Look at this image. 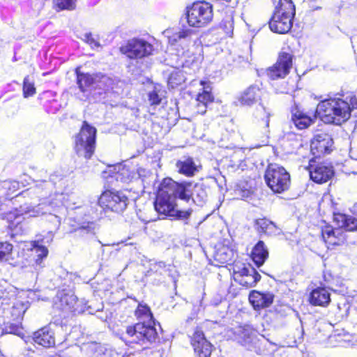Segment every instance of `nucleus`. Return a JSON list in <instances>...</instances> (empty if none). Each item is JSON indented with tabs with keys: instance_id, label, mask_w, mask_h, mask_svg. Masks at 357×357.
<instances>
[{
	"instance_id": "423d86ee",
	"label": "nucleus",
	"mask_w": 357,
	"mask_h": 357,
	"mask_svg": "<svg viewBox=\"0 0 357 357\" xmlns=\"http://www.w3.org/2000/svg\"><path fill=\"white\" fill-rule=\"evenodd\" d=\"M97 130L88 122L84 121L79 132L75 136V150L79 156L89 159L96 148Z\"/></svg>"
},
{
	"instance_id": "cd10ccee",
	"label": "nucleus",
	"mask_w": 357,
	"mask_h": 357,
	"mask_svg": "<svg viewBox=\"0 0 357 357\" xmlns=\"http://www.w3.org/2000/svg\"><path fill=\"white\" fill-rule=\"evenodd\" d=\"M259 87L257 85H251L245 89L238 98L242 105L250 106L256 102L259 97Z\"/></svg>"
},
{
	"instance_id": "4468645a",
	"label": "nucleus",
	"mask_w": 357,
	"mask_h": 357,
	"mask_svg": "<svg viewBox=\"0 0 357 357\" xmlns=\"http://www.w3.org/2000/svg\"><path fill=\"white\" fill-rule=\"evenodd\" d=\"M333 146V139L331 135L326 132L316 134L311 140V152L315 157L330 153Z\"/></svg>"
},
{
	"instance_id": "20e7f679",
	"label": "nucleus",
	"mask_w": 357,
	"mask_h": 357,
	"mask_svg": "<svg viewBox=\"0 0 357 357\" xmlns=\"http://www.w3.org/2000/svg\"><path fill=\"white\" fill-rule=\"evenodd\" d=\"M185 189L172 178H165L154 202L155 211L161 215L171 217L176 212L177 198H185Z\"/></svg>"
},
{
	"instance_id": "bf43d9fd",
	"label": "nucleus",
	"mask_w": 357,
	"mask_h": 357,
	"mask_svg": "<svg viewBox=\"0 0 357 357\" xmlns=\"http://www.w3.org/2000/svg\"><path fill=\"white\" fill-rule=\"evenodd\" d=\"M60 182H61V184H63V183H65V181H63V179H61V180H60Z\"/></svg>"
},
{
	"instance_id": "473e14b6",
	"label": "nucleus",
	"mask_w": 357,
	"mask_h": 357,
	"mask_svg": "<svg viewBox=\"0 0 357 357\" xmlns=\"http://www.w3.org/2000/svg\"><path fill=\"white\" fill-rule=\"evenodd\" d=\"M249 273H255V268L250 264L248 266L244 264L236 263L233 267L234 279L239 282L241 278H243Z\"/></svg>"
},
{
	"instance_id": "a878e982",
	"label": "nucleus",
	"mask_w": 357,
	"mask_h": 357,
	"mask_svg": "<svg viewBox=\"0 0 357 357\" xmlns=\"http://www.w3.org/2000/svg\"><path fill=\"white\" fill-rule=\"evenodd\" d=\"M268 257V251L262 241H259L253 248L251 252V257L258 267L265 262Z\"/></svg>"
},
{
	"instance_id": "3c124183",
	"label": "nucleus",
	"mask_w": 357,
	"mask_h": 357,
	"mask_svg": "<svg viewBox=\"0 0 357 357\" xmlns=\"http://www.w3.org/2000/svg\"><path fill=\"white\" fill-rule=\"evenodd\" d=\"M96 225L93 222H88L87 223H84L79 229L85 230L87 233L93 232L95 230Z\"/></svg>"
},
{
	"instance_id": "bb28decb",
	"label": "nucleus",
	"mask_w": 357,
	"mask_h": 357,
	"mask_svg": "<svg viewBox=\"0 0 357 357\" xmlns=\"http://www.w3.org/2000/svg\"><path fill=\"white\" fill-rule=\"evenodd\" d=\"M334 221L339 227L352 231L357 229V219L351 215L344 213L334 214Z\"/></svg>"
},
{
	"instance_id": "4be33fe9",
	"label": "nucleus",
	"mask_w": 357,
	"mask_h": 357,
	"mask_svg": "<svg viewBox=\"0 0 357 357\" xmlns=\"http://www.w3.org/2000/svg\"><path fill=\"white\" fill-rule=\"evenodd\" d=\"M45 178H38L35 181V185L27 190L29 193L33 192L38 197H43L46 195L55 184L53 176L46 175Z\"/></svg>"
},
{
	"instance_id": "680f3d73",
	"label": "nucleus",
	"mask_w": 357,
	"mask_h": 357,
	"mask_svg": "<svg viewBox=\"0 0 357 357\" xmlns=\"http://www.w3.org/2000/svg\"><path fill=\"white\" fill-rule=\"evenodd\" d=\"M1 333H2L1 332V333H0V335H1Z\"/></svg>"
},
{
	"instance_id": "5701e85b",
	"label": "nucleus",
	"mask_w": 357,
	"mask_h": 357,
	"mask_svg": "<svg viewBox=\"0 0 357 357\" xmlns=\"http://www.w3.org/2000/svg\"><path fill=\"white\" fill-rule=\"evenodd\" d=\"M274 296L271 293H261L253 291L249 296V301L256 310L269 307L273 301Z\"/></svg>"
},
{
	"instance_id": "a18cd8bd",
	"label": "nucleus",
	"mask_w": 357,
	"mask_h": 357,
	"mask_svg": "<svg viewBox=\"0 0 357 357\" xmlns=\"http://www.w3.org/2000/svg\"><path fill=\"white\" fill-rule=\"evenodd\" d=\"M237 195L241 196V198L245 199L249 197L252 194V190L250 188H246L242 185H239L238 188L235 190Z\"/></svg>"
},
{
	"instance_id": "393cba45",
	"label": "nucleus",
	"mask_w": 357,
	"mask_h": 357,
	"mask_svg": "<svg viewBox=\"0 0 357 357\" xmlns=\"http://www.w3.org/2000/svg\"><path fill=\"white\" fill-rule=\"evenodd\" d=\"M178 172L188 177L193 176L198 171V166L195 164L193 158L183 157L176 163Z\"/></svg>"
},
{
	"instance_id": "a19ab883",
	"label": "nucleus",
	"mask_w": 357,
	"mask_h": 357,
	"mask_svg": "<svg viewBox=\"0 0 357 357\" xmlns=\"http://www.w3.org/2000/svg\"><path fill=\"white\" fill-rule=\"evenodd\" d=\"M13 245L7 242L0 243V261H8Z\"/></svg>"
},
{
	"instance_id": "4d7b16f0",
	"label": "nucleus",
	"mask_w": 357,
	"mask_h": 357,
	"mask_svg": "<svg viewBox=\"0 0 357 357\" xmlns=\"http://www.w3.org/2000/svg\"><path fill=\"white\" fill-rule=\"evenodd\" d=\"M43 174H41V176H43L44 178H45V176L47 175V172H42Z\"/></svg>"
},
{
	"instance_id": "de8ad7c7",
	"label": "nucleus",
	"mask_w": 357,
	"mask_h": 357,
	"mask_svg": "<svg viewBox=\"0 0 357 357\" xmlns=\"http://www.w3.org/2000/svg\"><path fill=\"white\" fill-rule=\"evenodd\" d=\"M101 357H123L122 355L116 351L107 348L105 346V351L101 354Z\"/></svg>"
},
{
	"instance_id": "72a5a7b5",
	"label": "nucleus",
	"mask_w": 357,
	"mask_h": 357,
	"mask_svg": "<svg viewBox=\"0 0 357 357\" xmlns=\"http://www.w3.org/2000/svg\"><path fill=\"white\" fill-rule=\"evenodd\" d=\"M33 250L36 254V264L40 267H43V260L46 258L48 255L47 248L39 244L38 241H34L32 244Z\"/></svg>"
},
{
	"instance_id": "412c9836",
	"label": "nucleus",
	"mask_w": 357,
	"mask_h": 357,
	"mask_svg": "<svg viewBox=\"0 0 357 357\" xmlns=\"http://www.w3.org/2000/svg\"><path fill=\"white\" fill-rule=\"evenodd\" d=\"M201 85L203 86L202 91L199 92L197 96V112L200 114H204L208 103L213 101V96L211 94V88L209 84L204 81H201Z\"/></svg>"
},
{
	"instance_id": "603ef678",
	"label": "nucleus",
	"mask_w": 357,
	"mask_h": 357,
	"mask_svg": "<svg viewBox=\"0 0 357 357\" xmlns=\"http://www.w3.org/2000/svg\"><path fill=\"white\" fill-rule=\"evenodd\" d=\"M10 185H13V187L15 188H17L18 186V183L15 182V181H13V182H10V181H4L3 182V187L4 188H10Z\"/></svg>"
},
{
	"instance_id": "f03ea898",
	"label": "nucleus",
	"mask_w": 357,
	"mask_h": 357,
	"mask_svg": "<svg viewBox=\"0 0 357 357\" xmlns=\"http://www.w3.org/2000/svg\"><path fill=\"white\" fill-rule=\"evenodd\" d=\"M135 315L141 321L126 328L122 340L126 344H137L147 347V343H153L158 338L155 321L150 308L146 305L139 304Z\"/></svg>"
},
{
	"instance_id": "0eeeda50",
	"label": "nucleus",
	"mask_w": 357,
	"mask_h": 357,
	"mask_svg": "<svg viewBox=\"0 0 357 357\" xmlns=\"http://www.w3.org/2000/svg\"><path fill=\"white\" fill-rule=\"evenodd\" d=\"M185 15L190 26L203 27L213 19V7L205 1L195 2L191 6L187 7Z\"/></svg>"
},
{
	"instance_id": "39448f33",
	"label": "nucleus",
	"mask_w": 357,
	"mask_h": 357,
	"mask_svg": "<svg viewBox=\"0 0 357 357\" xmlns=\"http://www.w3.org/2000/svg\"><path fill=\"white\" fill-rule=\"evenodd\" d=\"M295 6L291 0H280L269 21V27L273 32L284 34L288 33L293 24Z\"/></svg>"
},
{
	"instance_id": "f8f14e48",
	"label": "nucleus",
	"mask_w": 357,
	"mask_h": 357,
	"mask_svg": "<svg viewBox=\"0 0 357 357\" xmlns=\"http://www.w3.org/2000/svg\"><path fill=\"white\" fill-rule=\"evenodd\" d=\"M179 185L184 187L187 197L181 198V200L188 202L192 200L197 205L202 206L206 202L208 197L207 188L202 183L192 185L190 182L178 183Z\"/></svg>"
},
{
	"instance_id": "79ce46f5",
	"label": "nucleus",
	"mask_w": 357,
	"mask_h": 357,
	"mask_svg": "<svg viewBox=\"0 0 357 357\" xmlns=\"http://www.w3.org/2000/svg\"><path fill=\"white\" fill-rule=\"evenodd\" d=\"M263 111H264V117L261 119V122H260V125L262 128H264L265 130L264 131L266 137H265V139H263V142L264 144H267L268 143V134L269 133V130H268V127H269V117H270V114L266 112V111L265 110L264 108L262 109Z\"/></svg>"
},
{
	"instance_id": "5fc2aeb1",
	"label": "nucleus",
	"mask_w": 357,
	"mask_h": 357,
	"mask_svg": "<svg viewBox=\"0 0 357 357\" xmlns=\"http://www.w3.org/2000/svg\"><path fill=\"white\" fill-rule=\"evenodd\" d=\"M158 265H159V266H160V267H165V263H164V262H162V261H160V262L158 263Z\"/></svg>"
},
{
	"instance_id": "864d4df0",
	"label": "nucleus",
	"mask_w": 357,
	"mask_h": 357,
	"mask_svg": "<svg viewBox=\"0 0 357 357\" xmlns=\"http://www.w3.org/2000/svg\"><path fill=\"white\" fill-rule=\"evenodd\" d=\"M5 287L3 285H0V299L3 298L5 296V294H6Z\"/></svg>"
},
{
	"instance_id": "aec40b11",
	"label": "nucleus",
	"mask_w": 357,
	"mask_h": 357,
	"mask_svg": "<svg viewBox=\"0 0 357 357\" xmlns=\"http://www.w3.org/2000/svg\"><path fill=\"white\" fill-rule=\"evenodd\" d=\"M310 175L311 179L316 183H326L333 176V167L330 165L319 164L310 169Z\"/></svg>"
},
{
	"instance_id": "7c9ffc66",
	"label": "nucleus",
	"mask_w": 357,
	"mask_h": 357,
	"mask_svg": "<svg viewBox=\"0 0 357 357\" xmlns=\"http://www.w3.org/2000/svg\"><path fill=\"white\" fill-rule=\"evenodd\" d=\"M29 307V301L16 300L11 307L10 314L14 321H22L23 316Z\"/></svg>"
},
{
	"instance_id": "f257e3e1",
	"label": "nucleus",
	"mask_w": 357,
	"mask_h": 357,
	"mask_svg": "<svg viewBox=\"0 0 357 357\" xmlns=\"http://www.w3.org/2000/svg\"><path fill=\"white\" fill-rule=\"evenodd\" d=\"M64 198L65 192H58L48 202H42L36 206L24 204L14 213L0 214V219L3 221L4 226L12 232V235H17L22 231L20 224L24 219V215L29 217L43 215L46 221L52 225V229L57 230L61 225L62 215H66Z\"/></svg>"
},
{
	"instance_id": "052dcab7",
	"label": "nucleus",
	"mask_w": 357,
	"mask_h": 357,
	"mask_svg": "<svg viewBox=\"0 0 357 357\" xmlns=\"http://www.w3.org/2000/svg\"><path fill=\"white\" fill-rule=\"evenodd\" d=\"M218 303H219V302H215V303H214V305H218Z\"/></svg>"
},
{
	"instance_id": "09e8293b",
	"label": "nucleus",
	"mask_w": 357,
	"mask_h": 357,
	"mask_svg": "<svg viewBox=\"0 0 357 357\" xmlns=\"http://www.w3.org/2000/svg\"><path fill=\"white\" fill-rule=\"evenodd\" d=\"M149 100L151 105H159L161 102V98L155 91H153L149 93Z\"/></svg>"
},
{
	"instance_id": "6e6d98bb",
	"label": "nucleus",
	"mask_w": 357,
	"mask_h": 357,
	"mask_svg": "<svg viewBox=\"0 0 357 357\" xmlns=\"http://www.w3.org/2000/svg\"><path fill=\"white\" fill-rule=\"evenodd\" d=\"M353 154H354V152L351 151V157L353 159L357 160V157H354V156L353 155Z\"/></svg>"
},
{
	"instance_id": "f3484780",
	"label": "nucleus",
	"mask_w": 357,
	"mask_h": 357,
	"mask_svg": "<svg viewBox=\"0 0 357 357\" xmlns=\"http://www.w3.org/2000/svg\"><path fill=\"white\" fill-rule=\"evenodd\" d=\"M135 176L136 174L134 172L130 171L128 167L121 164L109 166L107 170L102 172L103 178H115L117 181L124 183L131 182Z\"/></svg>"
},
{
	"instance_id": "ea45409f",
	"label": "nucleus",
	"mask_w": 357,
	"mask_h": 357,
	"mask_svg": "<svg viewBox=\"0 0 357 357\" xmlns=\"http://www.w3.org/2000/svg\"><path fill=\"white\" fill-rule=\"evenodd\" d=\"M23 93L25 98L32 96L36 93L34 83L30 81L29 77H26L23 82Z\"/></svg>"
},
{
	"instance_id": "c03bdc74",
	"label": "nucleus",
	"mask_w": 357,
	"mask_h": 357,
	"mask_svg": "<svg viewBox=\"0 0 357 357\" xmlns=\"http://www.w3.org/2000/svg\"><path fill=\"white\" fill-rule=\"evenodd\" d=\"M176 214H174V215H172V218H175L179 220H187L190 218L192 210L191 209H187V210H178L176 208Z\"/></svg>"
},
{
	"instance_id": "2eb2a0df",
	"label": "nucleus",
	"mask_w": 357,
	"mask_h": 357,
	"mask_svg": "<svg viewBox=\"0 0 357 357\" xmlns=\"http://www.w3.org/2000/svg\"><path fill=\"white\" fill-rule=\"evenodd\" d=\"M59 301H55V305L61 310L66 312H83L86 310V307H80L81 303L86 305L84 301H78L75 295L73 294L60 293L58 295Z\"/></svg>"
},
{
	"instance_id": "13d9d810",
	"label": "nucleus",
	"mask_w": 357,
	"mask_h": 357,
	"mask_svg": "<svg viewBox=\"0 0 357 357\" xmlns=\"http://www.w3.org/2000/svg\"><path fill=\"white\" fill-rule=\"evenodd\" d=\"M353 210H354V212H357V204H355L354 206V209Z\"/></svg>"
},
{
	"instance_id": "a211bd4d",
	"label": "nucleus",
	"mask_w": 357,
	"mask_h": 357,
	"mask_svg": "<svg viewBox=\"0 0 357 357\" xmlns=\"http://www.w3.org/2000/svg\"><path fill=\"white\" fill-rule=\"evenodd\" d=\"M191 344L198 357H210L213 345L206 339L202 331L197 328L191 337Z\"/></svg>"
},
{
	"instance_id": "1a4fd4ad",
	"label": "nucleus",
	"mask_w": 357,
	"mask_h": 357,
	"mask_svg": "<svg viewBox=\"0 0 357 357\" xmlns=\"http://www.w3.org/2000/svg\"><path fill=\"white\" fill-rule=\"evenodd\" d=\"M76 74L79 89L82 92L87 93L86 96H88L93 89L105 90L112 84L110 78L101 73H84L79 72L77 69Z\"/></svg>"
},
{
	"instance_id": "6ab92c4d",
	"label": "nucleus",
	"mask_w": 357,
	"mask_h": 357,
	"mask_svg": "<svg viewBox=\"0 0 357 357\" xmlns=\"http://www.w3.org/2000/svg\"><path fill=\"white\" fill-rule=\"evenodd\" d=\"M237 341L249 350L255 347L257 342V331L250 326L239 327L235 332Z\"/></svg>"
},
{
	"instance_id": "49530a36",
	"label": "nucleus",
	"mask_w": 357,
	"mask_h": 357,
	"mask_svg": "<svg viewBox=\"0 0 357 357\" xmlns=\"http://www.w3.org/2000/svg\"><path fill=\"white\" fill-rule=\"evenodd\" d=\"M221 27L227 35L231 36L233 33V22L231 20L223 21L221 24Z\"/></svg>"
},
{
	"instance_id": "58836bf2",
	"label": "nucleus",
	"mask_w": 357,
	"mask_h": 357,
	"mask_svg": "<svg viewBox=\"0 0 357 357\" xmlns=\"http://www.w3.org/2000/svg\"><path fill=\"white\" fill-rule=\"evenodd\" d=\"M76 0H53L54 6L59 10H73Z\"/></svg>"
},
{
	"instance_id": "c756f323",
	"label": "nucleus",
	"mask_w": 357,
	"mask_h": 357,
	"mask_svg": "<svg viewBox=\"0 0 357 357\" xmlns=\"http://www.w3.org/2000/svg\"><path fill=\"white\" fill-rule=\"evenodd\" d=\"M291 120L295 126L300 130L307 128L313 122L310 116L300 110H296L292 113Z\"/></svg>"
},
{
	"instance_id": "9b49d317",
	"label": "nucleus",
	"mask_w": 357,
	"mask_h": 357,
	"mask_svg": "<svg viewBox=\"0 0 357 357\" xmlns=\"http://www.w3.org/2000/svg\"><path fill=\"white\" fill-rule=\"evenodd\" d=\"M153 46L142 39H132L121 47V52L130 59H139L151 54Z\"/></svg>"
},
{
	"instance_id": "9d476101",
	"label": "nucleus",
	"mask_w": 357,
	"mask_h": 357,
	"mask_svg": "<svg viewBox=\"0 0 357 357\" xmlns=\"http://www.w3.org/2000/svg\"><path fill=\"white\" fill-rule=\"evenodd\" d=\"M128 198L121 191L106 190L101 194L98 205L105 211L116 213L123 212L128 206Z\"/></svg>"
},
{
	"instance_id": "b1692460",
	"label": "nucleus",
	"mask_w": 357,
	"mask_h": 357,
	"mask_svg": "<svg viewBox=\"0 0 357 357\" xmlns=\"http://www.w3.org/2000/svg\"><path fill=\"white\" fill-rule=\"evenodd\" d=\"M309 301L313 305L326 307L331 302V294L325 287H317L311 291Z\"/></svg>"
},
{
	"instance_id": "c85d7f7f",
	"label": "nucleus",
	"mask_w": 357,
	"mask_h": 357,
	"mask_svg": "<svg viewBox=\"0 0 357 357\" xmlns=\"http://www.w3.org/2000/svg\"><path fill=\"white\" fill-rule=\"evenodd\" d=\"M257 230L259 233L267 235H276L280 233V229L272 221L266 218H259L255 221Z\"/></svg>"
},
{
	"instance_id": "7ed1b4c3",
	"label": "nucleus",
	"mask_w": 357,
	"mask_h": 357,
	"mask_svg": "<svg viewBox=\"0 0 357 357\" xmlns=\"http://www.w3.org/2000/svg\"><path fill=\"white\" fill-rule=\"evenodd\" d=\"M355 109H357L356 96L346 99L331 98L321 100L317 105L316 113L325 123L340 125L350 118Z\"/></svg>"
},
{
	"instance_id": "ddd939ff",
	"label": "nucleus",
	"mask_w": 357,
	"mask_h": 357,
	"mask_svg": "<svg viewBox=\"0 0 357 357\" xmlns=\"http://www.w3.org/2000/svg\"><path fill=\"white\" fill-rule=\"evenodd\" d=\"M292 58L291 54L281 52L276 63L267 70V75L272 79L284 78L292 67Z\"/></svg>"
},
{
	"instance_id": "f704fd0d",
	"label": "nucleus",
	"mask_w": 357,
	"mask_h": 357,
	"mask_svg": "<svg viewBox=\"0 0 357 357\" xmlns=\"http://www.w3.org/2000/svg\"><path fill=\"white\" fill-rule=\"evenodd\" d=\"M261 275L255 269V273H249L243 278L239 280V283L246 287H252L260 280Z\"/></svg>"
},
{
	"instance_id": "2f4dec72",
	"label": "nucleus",
	"mask_w": 357,
	"mask_h": 357,
	"mask_svg": "<svg viewBox=\"0 0 357 357\" xmlns=\"http://www.w3.org/2000/svg\"><path fill=\"white\" fill-rule=\"evenodd\" d=\"M193 31L189 28H183L169 37L172 44L177 43H189L191 40Z\"/></svg>"
},
{
	"instance_id": "dca6fc26",
	"label": "nucleus",
	"mask_w": 357,
	"mask_h": 357,
	"mask_svg": "<svg viewBox=\"0 0 357 357\" xmlns=\"http://www.w3.org/2000/svg\"><path fill=\"white\" fill-rule=\"evenodd\" d=\"M27 344V350L33 351V349L28 346V343H35L46 348H50L55 344L54 333L49 326H45L36 331L32 337H27L24 340Z\"/></svg>"
},
{
	"instance_id": "c9c22d12",
	"label": "nucleus",
	"mask_w": 357,
	"mask_h": 357,
	"mask_svg": "<svg viewBox=\"0 0 357 357\" xmlns=\"http://www.w3.org/2000/svg\"><path fill=\"white\" fill-rule=\"evenodd\" d=\"M336 234H339V230L334 229L331 227H326L322 230V236L325 242L331 245L338 244V242L336 241Z\"/></svg>"
},
{
	"instance_id": "4c0bfd02",
	"label": "nucleus",
	"mask_w": 357,
	"mask_h": 357,
	"mask_svg": "<svg viewBox=\"0 0 357 357\" xmlns=\"http://www.w3.org/2000/svg\"><path fill=\"white\" fill-rule=\"evenodd\" d=\"M185 77L183 75V72L180 70H174L173 71L168 79V84L172 88H174L176 86L181 84L185 82Z\"/></svg>"
},
{
	"instance_id": "e433bc0d",
	"label": "nucleus",
	"mask_w": 357,
	"mask_h": 357,
	"mask_svg": "<svg viewBox=\"0 0 357 357\" xmlns=\"http://www.w3.org/2000/svg\"><path fill=\"white\" fill-rule=\"evenodd\" d=\"M231 251L228 248H221L218 249L215 255V260L220 264H225L229 261L231 259Z\"/></svg>"
},
{
	"instance_id": "37998d69",
	"label": "nucleus",
	"mask_w": 357,
	"mask_h": 357,
	"mask_svg": "<svg viewBox=\"0 0 357 357\" xmlns=\"http://www.w3.org/2000/svg\"><path fill=\"white\" fill-rule=\"evenodd\" d=\"M14 324H9V325L6 326L5 328V331L8 333H13L16 335H20V325H21V321H17Z\"/></svg>"
},
{
	"instance_id": "6e6552de",
	"label": "nucleus",
	"mask_w": 357,
	"mask_h": 357,
	"mask_svg": "<svg viewBox=\"0 0 357 357\" xmlns=\"http://www.w3.org/2000/svg\"><path fill=\"white\" fill-rule=\"evenodd\" d=\"M264 178L267 185L275 193L287 190L290 185L289 174L278 164H271L268 166Z\"/></svg>"
},
{
	"instance_id": "8fccbe9b",
	"label": "nucleus",
	"mask_w": 357,
	"mask_h": 357,
	"mask_svg": "<svg viewBox=\"0 0 357 357\" xmlns=\"http://www.w3.org/2000/svg\"><path fill=\"white\" fill-rule=\"evenodd\" d=\"M86 42L89 44L92 47H98L99 43L93 37L91 33H86L84 35Z\"/></svg>"
}]
</instances>
